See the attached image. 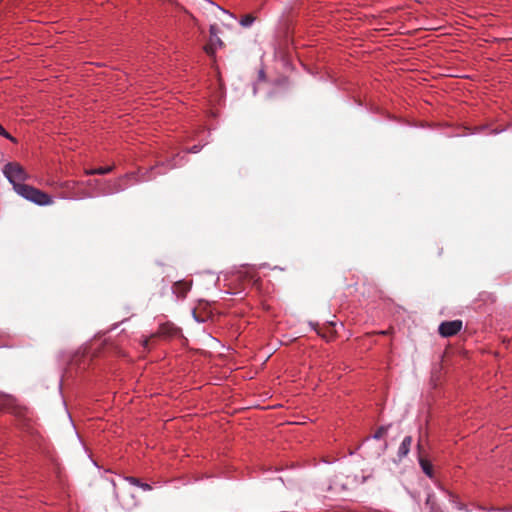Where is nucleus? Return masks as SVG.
<instances>
[{"instance_id": "5", "label": "nucleus", "mask_w": 512, "mask_h": 512, "mask_svg": "<svg viewBox=\"0 0 512 512\" xmlns=\"http://www.w3.org/2000/svg\"><path fill=\"white\" fill-rule=\"evenodd\" d=\"M192 281H177L173 285V292L179 298H185L189 290L191 289Z\"/></svg>"}, {"instance_id": "12", "label": "nucleus", "mask_w": 512, "mask_h": 512, "mask_svg": "<svg viewBox=\"0 0 512 512\" xmlns=\"http://www.w3.org/2000/svg\"><path fill=\"white\" fill-rule=\"evenodd\" d=\"M388 428L389 426H380L373 435V438L376 440L381 439L387 433Z\"/></svg>"}, {"instance_id": "6", "label": "nucleus", "mask_w": 512, "mask_h": 512, "mask_svg": "<svg viewBox=\"0 0 512 512\" xmlns=\"http://www.w3.org/2000/svg\"><path fill=\"white\" fill-rule=\"evenodd\" d=\"M411 444H412V437L411 436H406L403 439V441H402V443H401V445L399 447V450H398V456L400 458L407 456V454L410 451Z\"/></svg>"}, {"instance_id": "7", "label": "nucleus", "mask_w": 512, "mask_h": 512, "mask_svg": "<svg viewBox=\"0 0 512 512\" xmlns=\"http://www.w3.org/2000/svg\"><path fill=\"white\" fill-rule=\"evenodd\" d=\"M209 32H210V39H209V41L212 42V43H215L219 47H222L224 45V43L220 39V37L218 36L219 29H218L217 25H215V24L211 25L210 29H209Z\"/></svg>"}, {"instance_id": "9", "label": "nucleus", "mask_w": 512, "mask_h": 512, "mask_svg": "<svg viewBox=\"0 0 512 512\" xmlns=\"http://www.w3.org/2000/svg\"><path fill=\"white\" fill-rule=\"evenodd\" d=\"M419 463H420V466H421L423 472L427 476L432 477V465L430 464V462L420 456Z\"/></svg>"}, {"instance_id": "18", "label": "nucleus", "mask_w": 512, "mask_h": 512, "mask_svg": "<svg viewBox=\"0 0 512 512\" xmlns=\"http://www.w3.org/2000/svg\"><path fill=\"white\" fill-rule=\"evenodd\" d=\"M430 503H431V497L429 496V497L427 498L426 504H427V505H430Z\"/></svg>"}, {"instance_id": "1", "label": "nucleus", "mask_w": 512, "mask_h": 512, "mask_svg": "<svg viewBox=\"0 0 512 512\" xmlns=\"http://www.w3.org/2000/svg\"><path fill=\"white\" fill-rule=\"evenodd\" d=\"M16 193L40 206H48L53 203L52 198L47 193L27 184L16 185Z\"/></svg>"}, {"instance_id": "17", "label": "nucleus", "mask_w": 512, "mask_h": 512, "mask_svg": "<svg viewBox=\"0 0 512 512\" xmlns=\"http://www.w3.org/2000/svg\"><path fill=\"white\" fill-rule=\"evenodd\" d=\"M149 341H150L149 339H145V340L143 341V346H144L145 348H147V347H148V345H149Z\"/></svg>"}, {"instance_id": "13", "label": "nucleus", "mask_w": 512, "mask_h": 512, "mask_svg": "<svg viewBox=\"0 0 512 512\" xmlns=\"http://www.w3.org/2000/svg\"><path fill=\"white\" fill-rule=\"evenodd\" d=\"M0 135H1V136H3V137H5V138H7V139H9L10 141H12V142H14V143H16V142H17V140H16L12 135H10V134H9V133H8V132L3 128V127H2V125H1V124H0Z\"/></svg>"}, {"instance_id": "14", "label": "nucleus", "mask_w": 512, "mask_h": 512, "mask_svg": "<svg viewBox=\"0 0 512 512\" xmlns=\"http://www.w3.org/2000/svg\"><path fill=\"white\" fill-rule=\"evenodd\" d=\"M127 480H128L131 484H133V485H135V486H140V483H141V482L139 481V479H137V478H135V477H128V478H127Z\"/></svg>"}, {"instance_id": "10", "label": "nucleus", "mask_w": 512, "mask_h": 512, "mask_svg": "<svg viewBox=\"0 0 512 512\" xmlns=\"http://www.w3.org/2000/svg\"><path fill=\"white\" fill-rule=\"evenodd\" d=\"M255 20L256 17L254 15L246 14L240 19L239 23L242 27L248 28L255 22Z\"/></svg>"}, {"instance_id": "3", "label": "nucleus", "mask_w": 512, "mask_h": 512, "mask_svg": "<svg viewBox=\"0 0 512 512\" xmlns=\"http://www.w3.org/2000/svg\"><path fill=\"white\" fill-rule=\"evenodd\" d=\"M462 329V321H445L439 325V334L443 337H451L456 335Z\"/></svg>"}, {"instance_id": "15", "label": "nucleus", "mask_w": 512, "mask_h": 512, "mask_svg": "<svg viewBox=\"0 0 512 512\" xmlns=\"http://www.w3.org/2000/svg\"><path fill=\"white\" fill-rule=\"evenodd\" d=\"M201 150V147L199 145H194L190 148L191 153H198Z\"/></svg>"}, {"instance_id": "8", "label": "nucleus", "mask_w": 512, "mask_h": 512, "mask_svg": "<svg viewBox=\"0 0 512 512\" xmlns=\"http://www.w3.org/2000/svg\"><path fill=\"white\" fill-rule=\"evenodd\" d=\"M112 169H113V166L89 169V170H85V174L86 175H104V174L111 172Z\"/></svg>"}, {"instance_id": "19", "label": "nucleus", "mask_w": 512, "mask_h": 512, "mask_svg": "<svg viewBox=\"0 0 512 512\" xmlns=\"http://www.w3.org/2000/svg\"><path fill=\"white\" fill-rule=\"evenodd\" d=\"M381 334L386 335V334H388V331H382Z\"/></svg>"}, {"instance_id": "4", "label": "nucleus", "mask_w": 512, "mask_h": 512, "mask_svg": "<svg viewBox=\"0 0 512 512\" xmlns=\"http://www.w3.org/2000/svg\"><path fill=\"white\" fill-rule=\"evenodd\" d=\"M181 335V329L175 326L173 323L167 322L162 324L156 335H153L151 338H155L156 336H160L163 338H174Z\"/></svg>"}, {"instance_id": "16", "label": "nucleus", "mask_w": 512, "mask_h": 512, "mask_svg": "<svg viewBox=\"0 0 512 512\" xmlns=\"http://www.w3.org/2000/svg\"><path fill=\"white\" fill-rule=\"evenodd\" d=\"M139 487H141L145 491L151 490V486L147 483H140Z\"/></svg>"}, {"instance_id": "11", "label": "nucleus", "mask_w": 512, "mask_h": 512, "mask_svg": "<svg viewBox=\"0 0 512 512\" xmlns=\"http://www.w3.org/2000/svg\"><path fill=\"white\" fill-rule=\"evenodd\" d=\"M216 46L215 43L209 41V43L204 46V51L208 56L213 57L215 55Z\"/></svg>"}, {"instance_id": "2", "label": "nucleus", "mask_w": 512, "mask_h": 512, "mask_svg": "<svg viewBox=\"0 0 512 512\" xmlns=\"http://www.w3.org/2000/svg\"><path fill=\"white\" fill-rule=\"evenodd\" d=\"M3 173L16 191V185H25L23 182L29 179L28 173L22 165L17 162L7 163L3 168Z\"/></svg>"}]
</instances>
